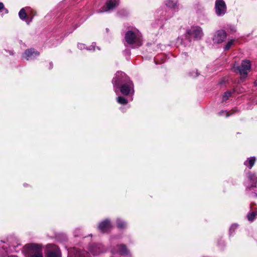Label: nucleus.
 Masks as SVG:
<instances>
[{
  "instance_id": "nucleus-1",
  "label": "nucleus",
  "mask_w": 257,
  "mask_h": 257,
  "mask_svg": "<svg viewBox=\"0 0 257 257\" xmlns=\"http://www.w3.org/2000/svg\"><path fill=\"white\" fill-rule=\"evenodd\" d=\"M23 251L26 257H43L42 247L39 244H27L24 247Z\"/></svg>"
},
{
  "instance_id": "nucleus-2",
  "label": "nucleus",
  "mask_w": 257,
  "mask_h": 257,
  "mask_svg": "<svg viewBox=\"0 0 257 257\" xmlns=\"http://www.w3.org/2000/svg\"><path fill=\"white\" fill-rule=\"evenodd\" d=\"M251 68V63L249 60L242 61L240 66L234 65L232 67L233 71L238 72L240 75V78L242 81L246 77L248 71Z\"/></svg>"
},
{
  "instance_id": "nucleus-3",
  "label": "nucleus",
  "mask_w": 257,
  "mask_h": 257,
  "mask_svg": "<svg viewBox=\"0 0 257 257\" xmlns=\"http://www.w3.org/2000/svg\"><path fill=\"white\" fill-rule=\"evenodd\" d=\"M125 38L126 42L128 44H134L137 47H139L142 45L141 39L137 37L132 31H128L126 33Z\"/></svg>"
},
{
  "instance_id": "nucleus-4",
  "label": "nucleus",
  "mask_w": 257,
  "mask_h": 257,
  "mask_svg": "<svg viewBox=\"0 0 257 257\" xmlns=\"http://www.w3.org/2000/svg\"><path fill=\"white\" fill-rule=\"evenodd\" d=\"M187 33L195 39H200L203 36V32L200 27L193 26L187 31Z\"/></svg>"
},
{
  "instance_id": "nucleus-5",
  "label": "nucleus",
  "mask_w": 257,
  "mask_h": 257,
  "mask_svg": "<svg viewBox=\"0 0 257 257\" xmlns=\"http://www.w3.org/2000/svg\"><path fill=\"white\" fill-rule=\"evenodd\" d=\"M48 247L50 249L46 257H61V252L59 248L54 244H49Z\"/></svg>"
},
{
  "instance_id": "nucleus-6",
  "label": "nucleus",
  "mask_w": 257,
  "mask_h": 257,
  "mask_svg": "<svg viewBox=\"0 0 257 257\" xmlns=\"http://www.w3.org/2000/svg\"><path fill=\"white\" fill-rule=\"evenodd\" d=\"M215 10L217 15H224L226 12V5L224 2L222 0H216Z\"/></svg>"
},
{
  "instance_id": "nucleus-7",
  "label": "nucleus",
  "mask_w": 257,
  "mask_h": 257,
  "mask_svg": "<svg viewBox=\"0 0 257 257\" xmlns=\"http://www.w3.org/2000/svg\"><path fill=\"white\" fill-rule=\"evenodd\" d=\"M226 37V34L223 30L218 31L215 34L213 38V41L216 43L222 42Z\"/></svg>"
},
{
  "instance_id": "nucleus-8",
  "label": "nucleus",
  "mask_w": 257,
  "mask_h": 257,
  "mask_svg": "<svg viewBox=\"0 0 257 257\" xmlns=\"http://www.w3.org/2000/svg\"><path fill=\"white\" fill-rule=\"evenodd\" d=\"M118 3L116 0H108L106 3V8H103L102 10H99L98 13H103L114 9Z\"/></svg>"
},
{
  "instance_id": "nucleus-9",
  "label": "nucleus",
  "mask_w": 257,
  "mask_h": 257,
  "mask_svg": "<svg viewBox=\"0 0 257 257\" xmlns=\"http://www.w3.org/2000/svg\"><path fill=\"white\" fill-rule=\"evenodd\" d=\"M39 53L33 49L27 50L23 54V57L29 60L38 56Z\"/></svg>"
},
{
  "instance_id": "nucleus-10",
  "label": "nucleus",
  "mask_w": 257,
  "mask_h": 257,
  "mask_svg": "<svg viewBox=\"0 0 257 257\" xmlns=\"http://www.w3.org/2000/svg\"><path fill=\"white\" fill-rule=\"evenodd\" d=\"M117 251H113V252H118L119 254L122 255H131L130 251L127 249L125 245L121 244L117 246Z\"/></svg>"
},
{
  "instance_id": "nucleus-11",
  "label": "nucleus",
  "mask_w": 257,
  "mask_h": 257,
  "mask_svg": "<svg viewBox=\"0 0 257 257\" xmlns=\"http://www.w3.org/2000/svg\"><path fill=\"white\" fill-rule=\"evenodd\" d=\"M133 86L132 82H127L126 83L123 84L120 87V91L123 95H128L131 91V89Z\"/></svg>"
},
{
  "instance_id": "nucleus-12",
  "label": "nucleus",
  "mask_w": 257,
  "mask_h": 257,
  "mask_svg": "<svg viewBox=\"0 0 257 257\" xmlns=\"http://www.w3.org/2000/svg\"><path fill=\"white\" fill-rule=\"evenodd\" d=\"M110 227V223L107 220L102 221L99 225V229L102 232L107 231Z\"/></svg>"
},
{
  "instance_id": "nucleus-13",
  "label": "nucleus",
  "mask_w": 257,
  "mask_h": 257,
  "mask_svg": "<svg viewBox=\"0 0 257 257\" xmlns=\"http://www.w3.org/2000/svg\"><path fill=\"white\" fill-rule=\"evenodd\" d=\"M247 177L249 181L251 183V187H256L257 184V177L256 174L250 172L248 174Z\"/></svg>"
},
{
  "instance_id": "nucleus-14",
  "label": "nucleus",
  "mask_w": 257,
  "mask_h": 257,
  "mask_svg": "<svg viewBox=\"0 0 257 257\" xmlns=\"http://www.w3.org/2000/svg\"><path fill=\"white\" fill-rule=\"evenodd\" d=\"M255 160H256L254 157H250L248 158L247 160L244 163V164L246 166L248 167L250 169H251L253 166Z\"/></svg>"
},
{
  "instance_id": "nucleus-15",
  "label": "nucleus",
  "mask_w": 257,
  "mask_h": 257,
  "mask_svg": "<svg viewBox=\"0 0 257 257\" xmlns=\"http://www.w3.org/2000/svg\"><path fill=\"white\" fill-rule=\"evenodd\" d=\"M19 16L22 20H25L26 18L27 15L24 8H23L20 10L19 13Z\"/></svg>"
},
{
  "instance_id": "nucleus-16",
  "label": "nucleus",
  "mask_w": 257,
  "mask_h": 257,
  "mask_svg": "<svg viewBox=\"0 0 257 257\" xmlns=\"http://www.w3.org/2000/svg\"><path fill=\"white\" fill-rule=\"evenodd\" d=\"M166 5L168 7L175 8L176 5V1L175 0H167L166 2Z\"/></svg>"
},
{
  "instance_id": "nucleus-17",
  "label": "nucleus",
  "mask_w": 257,
  "mask_h": 257,
  "mask_svg": "<svg viewBox=\"0 0 257 257\" xmlns=\"http://www.w3.org/2000/svg\"><path fill=\"white\" fill-rule=\"evenodd\" d=\"M232 93L230 91L225 92L222 95V101H225L227 100L231 95Z\"/></svg>"
},
{
  "instance_id": "nucleus-18",
  "label": "nucleus",
  "mask_w": 257,
  "mask_h": 257,
  "mask_svg": "<svg viewBox=\"0 0 257 257\" xmlns=\"http://www.w3.org/2000/svg\"><path fill=\"white\" fill-rule=\"evenodd\" d=\"M117 102L121 104H125L127 103V100L123 97L119 96L117 98Z\"/></svg>"
},
{
  "instance_id": "nucleus-19",
  "label": "nucleus",
  "mask_w": 257,
  "mask_h": 257,
  "mask_svg": "<svg viewBox=\"0 0 257 257\" xmlns=\"http://www.w3.org/2000/svg\"><path fill=\"white\" fill-rule=\"evenodd\" d=\"M117 225L118 228H123L125 227L126 223L122 220L118 219L117 221Z\"/></svg>"
},
{
  "instance_id": "nucleus-20",
  "label": "nucleus",
  "mask_w": 257,
  "mask_h": 257,
  "mask_svg": "<svg viewBox=\"0 0 257 257\" xmlns=\"http://www.w3.org/2000/svg\"><path fill=\"white\" fill-rule=\"evenodd\" d=\"M256 215H257V213L256 212H252L250 213H249L247 215V218H248V220H249V221L253 220Z\"/></svg>"
},
{
  "instance_id": "nucleus-21",
  "label": "nucleus",
  "mask_w": 257,
  "mask_h": 257,
  "mask_svg": "<svg viewBox=\"0 0 257 257\" xmlns=\"http://www.w3.org/2000/svg\"><path fill=\"white\" fill-rule=\"evenodd\" d=\"M234 41V40H231L229 41L224 47L225 50H228L231 47V46L233 45Z\"/></svg>"
},
{
  "instance_id": "nucleus-22",
  "label": "nucleus",
  "mask_w": 257,
  "mask_h": 257,
  "mask_svg": "<svg viewBox=\"0 0 257 257\" xmlns=\"http://www.w3.org/2000/svg\"><path fill=\"white\" fill-rule=\"evenodd\" d=\"M237 224H232V225L231 226L230 228V232H231V231H233V230H235V229H236V228H237Z\"/></svg>"
},
{
  "instance_id": "nucleus-23",
  "label": "nucleus",
  "mask_w": 257,
  "mask_h": 257,
  "mask_svg": "<svg viewBox=\"0 0 257 257\" xmlns=\"http://www.w3.org/2000/svg\"><path fill=\"white\" fill-rule=\"evenodd\" d=\"M4 6L2 3H0V11L4 9Z\"/></svg>"
},
{
  "instance_id": "nucleus-24",
  "label": "nucleus",
  "mask_w": 257,
  "mask_h": 257,
  "mask_svg": "<svg viewBox=\"0 0 257 257\" xmlns=\"http://www.w3.org/2000/svg\"><path fill=\"white\" fill-rule=\"evenodd\" d=\"M78 46L80 49H82L84 47V45L83 44H79Z\"/></svg>"
},
{
  "instance_id": "nucleus-25",
  "label": "nucleus",
  "mask_w": 257,
  "mask_h": 257,
  "mask_svg": "<svg viewBox=\"0 0 257 257\" xmlns=\"http://www.w3.org/2000/svg\"><path fill=\"white\" fill-rule=\"evenodd\" d=\"M254 85L255 86H257V78H256V80L254 82Z\"/></svg>"
}]
</instances>
